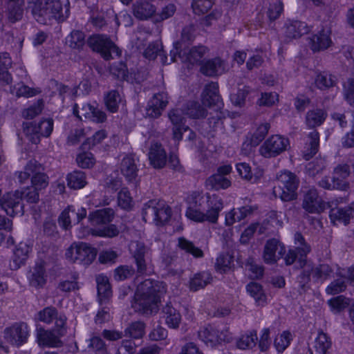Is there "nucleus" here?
Instances as JSON below:
<instances>
[{"instance_id":"nucleus-43","label":"nucleus","mask_w":354,"mask_h":354,"mask_svg":"<svg viewBox=\"0 0 354 354\" xmlns=\"http://www.w3.org/2000/svg\"><path fill=\"white\" fill-rule=\"evenodd\" d=\"M145 324L141 321L131 322L124 329V336L133 339L142 338L145 333Z\"/></svg>"},{"instance_id":"nucleus-8","label":"nucleus","mask_w":354,"mask_h":354,"mask_svg":"<svg viewBox=\"0 0 354 354\" xmlns=\"http://www.w3.org/2000/svg\"><path fill=\"white\" fill-rule=\"evenodd\" d=\"M289 140L279 135L269 137L259 148V152L265 158L275 157L287 150Z\"/></svg>"},{"instance_id":"nucleus-62","label":"nucleus","mask_w":354,"mask_h":354,"mask_svg":"<svg viewBox=\"0 0 354 354\" xmlns=\"http://www.w3.org/2000/svg\"><path fill=\"white\" fill-rule=\"evenodd\" d=\"M162 46L159 41L153 42L149 44L144 51V56L149 59H154L158 55L162 56ZM162 56H165L162 55Z\"/></svg>"},{"instance_id":"nucleus-58","label":"nucleus","mask_w":354,"mask_h":354,"mask_svg":"<svg viewBox=\"0 0 354 354\" xmlns=\"http://www.w3.org/2000/svg\"><path fill=\"white\" fill-rule=\"evenodd\" d=\"M21 200L24 199L29 203H37L39 201V192L37 188H34L31 186L26 187L21 191H19Z\"/></svg>"},{"instance_id":"nucleus-45","label":"nucleus","mask_w":354,"mask_h":354,"mask_svg":"<svg viewBox=\"0 0 354 354\" xmlns=\"http://www.w3.org/2000/svg\"><path fill=\"white\" fill-rule=\"evenodd\" d=\"M45 273L44 263L43 262L37 263L33 269L30 278V284L35 287L43 286L46 281V275Z\"/></svg>"},{"instance_id":"nucleus-32","label":"nucleus","mask_w":354,"mask_h":354,"mask_svg":"<svg viewBox=\"0 0 354 354\" xmlns=\"http://www.w3.org/2000/svg\"><path fill=\"white\" fill-rule=\"evenodd\" d=\"M30 248L26 243H19L14 251L12 264L10 265L12 270H17L23 265L28 257Z\"/></svg>"},{"instance_id":"nucleus-55","label":"nucleus","mask_w":354,"mask_h":354,"mask_svg":"<svg viewBox=\"0 0 354 354\" xmlns=\"http://www.w3.org/2000/svg\"><path fill=\"white\" fill-rule=\"evenodd\" d=\"M335 82V77L327 73L319 74L317 75L315 79L316 86L322 90H325L334 86Z\"/></svg>"},{"instance_id":"nucleus-23","label":"nucleus","mask_w":354,"mask_h":354,"mask_svg":"<svg viewBox=\"0 0 354 354\" xmlns=\"http://www.w3.org/2000/svg\"><path fill=\"white\" fill-rule=\"evenodd\" d=\"M59 335H56L54 330H46L42 328L37 329V339L39 346L48 347H60L62 342Z\"/></svg>"},{"instance_id":"nucleus-39","label":"nucleus","mask_w":354,"mask_h":354,"mask_svg":"<svg viewBox=\"0 0 354 354\" xmlns=\"http://www.w3.org/2000/svg\"><path fill=\"white\" fill-rule=\"evenodd\" d=\"M212 280L211 274L207 272H203L196 274L189 281V288L193 291H197L205 288L210 283Z\"/></svg>"},{"instance_id":"nucleus-35","label":"nucleus","mask_w":354,"mask_h":354,"mask_svg":"<svg viewBox=\"0 0 354 354\" xmlns=\"http://www.w3.org/2000/svg\"><path fill=\"white\" fill-rule=\"evenodd\" d=\"M121 173L129 181H132L137 176L138 168L135 160L131 156H126L120 164Z\"/></svg>"},{"instance_id":"nucleus-27","label":"nucleus","mask_w":354,"mask_h":354,"mask_svg":"<svg viewBox=\"0 0 354 354\" xmlns=\"http://www.w3.org/2000/svg\"><path fill=\"white\" fill-rule=\"evenodd\" d=\"M162 317L165 324L171 328H178L181 322V315L178 310L173 307L171 302H168L162 309Z\"/></svg>"},{"instance_id":"nucleus-14","label":"nucleus","mask_w":354,"mask_h":354,"mask_svg":"<svg viewBox=\"0 0 354 354\" xmlns=\"http://www.w3.org/2000/svg\"><path fill=\"white\" fill-rule=\"evenodd\" d=\"M73 113L80 120L89 119L97 123L104 122L106 120V114L104 111L89 104H82L81 107L75 104Z\"/></svg>"},{"instance_id":"nucleus-47","label":"nucleus","mask_w":354,"mask_h":354,"mask_svg":"<svg viewBox=\"0 0 354 354\" xmlns=\"http://www.w3.org/2000/svg\"><path fill=\"white\" fill-rule=\"evenodd\" d=\"M311 272L315 281L323 282L330 276L333 270L328 264H320L317 266L311 264Z\"/></svg>"},{"instance_id":"nucleus-31","label":"nucleus","mask_w":354,"mask_h":354,"mask_svg":"<svg viewBox=\"0 0 354 354\" xmlns=\"http://www.w3.org/2000/svg\"><path fill=\"white\" fill-rule=\"evenodd\" d=\"M309 28L305 22L290 21L286 25L285 34L288 38L295 39L308 33Z\"/></svg>"},{"instance_id":"nucleus-25","label":"nucleus","mask_w":354,"mask_h":354,"mask_svg":"<svg viewBox=\"0 0 354 354\" xmlns=\"http://www.w3.org/2000/svg\"><path fill=\"white\" fill-rule=\"evenodd\" d=\"M98 301L102 306L109 302L112 296V290L109 279L106 276L98 275L96 277Z\"/></svg>"},{"instance_id":"nucleus-4","label":"nucleus","mask_w":354,"mask_h":354,"mask_svg":"<svg viewBox=\"0 0 354 354\" xmlns=\"http://www.w3.org/2000/svg\"><path fill=\"white\" fill-rule=\"evenodd\" d=\"M299 183V179L295 174L285 171L277 176V185L274 187L273 193L283 201L295 200L297 196Z\"/></svg>"},{"instance_id":"nucleus-1","label":"nucleus","mask_w":354,"mask_h":354,"mask_svg":"<svg viewBox=\"0 0 354 354\" xmlns=\"http://www.w3.org/2000/svg\"><path fill=\"white\" fill-rule=\"evenodd\" d=\"M166 291L163 282L146 279L137 287L133 308L142 315H151L158 313L160 295Z\"/></svg>"},{"instance_id":"nucleus-53","label":"nucleus","mask_w":354,"mask_h":354,"mask_svg":"<svg viewBox=\"0 0 354 354\" xmlns=\"http://www.w3.org/2000/svg\"><path fill=\"white\" fill-rule=\"evenodd\" d=\"M232 262L233 257L232 255L229 253H222L216 259L215 268L221 273L226 272L230 269Z\"/></svg>"},{"instance_id":"nucleus-40","label":"nucleus","mask_w":354,"mask_h":354,"mask_svg":"<svg viewBox=\"0 0 354 354\" xmlns=\"http://www.w3.org/2000/svg\"><path fill=\"white\" fill-rule=\"evenodd\" d=\"M171 209L164 201H158L155 223L157 225H163L169 221Z\"/></svg>"},{"instance_id":"nucleus-61","label":"nucleus","mask_w":354,"mask_h":354,"mask_svg":"<svg viewBox=\"0 0 354 354\" xmlns=\"http://www.w3.org/2000/svg\"><path fill=\"white\" fill-rule=\"evenodd\" d=\"M250 93L249 87L243 86L242 88H239L236 93L230 95V100L232 104L237 106H242L245 104V98Z\"/></svg>"},{"instance_id":"nucleus-36","label":"nucleus","mask_w":354,"mask_h":354,"mask_svg":"<svg viewBox=\"0 0 354 354\" xmlns=\"http://www.w3.org/2000/svg\"><path fill=\"white\" fill-rule=\"evenodd\" d=\"M326 117L327 113L323 109L310 110L306 115V124L308 127L314 129L322 124Z\"/></svg>"},{"instance_id":"nucleus-26","label":"nucleus","mask_w":354,"mask_h":354,"mask_svg":"<svg viewBox=\"0 0 354 354\" xmlns=\"http://www.w3.org/2000/svg\"><path fill=\"white\" fill-rule=\"evenodd\" d=\"M201 100L203 104L207 106L218 104L221 100L218 95V84L211 82L205 85L201 94Z\"/></svg>"},{"instance_id":"nucleus-2","label":"nucleus","mask_w":354,"mask_h":354,"mask_svg":"<svg viewBox=\"0 0 354 354\" xmlns=\"http://www.w3.org/2000/svg\"><path fill=\"white\" fill-rule=\"evenodd\" d=\"M223 207V201L220 196L207 194L205 198H195L194 203L187 208L186 216L190 220L198 223L208 222L216 224Z\"/></svg>"},{"instance_id":"nucleus-10","label":"nucleus","mask_w":354,"mask_h":354,"mask_svg":"<svg viewBox=\"0 0 354 354\" xmlns=\"http://www.w3.org/2000/svg\"><path fill=\"white\" fill-rule=\"evenodd\" d=\"M182 44L180 41H176L174 44V49L170 52L171 59L172 62L176 60V57L178 56L183 62L187 61L191 64H195L200 62L201 59L207 52V48L204 46H194L192 48L188 53L185 52L182 54Z\"/></svg>"},{"instance_id":"nucleus-28","label":"nucleus","mask_w":354,"mask_h":354,"mask_svg":"<svg viewBox=\"0 0 354 354\" xmlns=\"http://www.w3.org/2000/svg\"><path fill=\"white\" fill-rule=\"evenodd\" d=\"M330 337L323 331L319 332L312 348H309L310 354H327L331 347Z\"/></svg>"},{"instance_id":"nucleus-7","label":"nucleus","mask_w":354,"mask_h":354,"mask_svg":"<svg viewBox=\"0 0 354 354\" xmlns=\"http://www.w3.org/2000/svg\"><path fill=\"white\" fill-rule=\"evenodd\" d=\"M24 132L31 136V141L35 144L40 140V137H48L53 129V120L50 118L44 119L37 124L33 122H25L23 124Z\"/></svg>"},{"instance_id":"nucleus-52","label":"nucleus","mask_w":354,"mask_h":354,"mask_svg":"<svg viewBox=\"0 0 354 354\" xmlns=\"http://www.w3.org/2000/svg\"><path fill=\"white\" fill-rule=\"evenodd\" d=\"M185 114L192 118H202L207 115V111L198 102H189L187 104Z\"/></svg>"},{"instance_id":"nucleus-19","label":"nucleus","mask_w":354,"mask_h":354,"mask_svg":"<svg viewBox=\"0 0 354 354\" xmlns=\"http://www.w3.org/2000/svg\"><path fill=\"white\" fill-rule=\"evenodd\" d=\"M333 202L328 203V207H330V218L334 224L343 223L346 225L350 223V220L354 217V207L346 206L343 208L333 207Z\"/></svg>"},{"instance_id":"nucleus-30","label":"nucleus","mask_w":354,"mask_h":354,"mask_svg":"<svg viewBox=\"0 0 354 354\" xmlns=\"http://www.w3.org/2000/svg\"><path fill=\"white\" fill-rule=\"evenodd\" d=\"M224 71V63L218 57L207 61L201 67V72L206 76L221 75Z\"/></svg>"},{"instance_id":"nucleus-15","label":"nucleus","mask_w":354,"mask_h":354,"mask_svg":"<svg viewBox=\"0 0 354 354\" xmlns=\"http://www.w3.org/2000/svg\"><path fill=\"white\" fill-rule=\"evenodd\" d=\"M183 111L179 109H174L168 112V117L172 124V138L180 141L183 139V133L189 130L185 125Z\"/></svg>"},{"instance_id":"nucleus-37","label":"nucleus","mask_w":354,"mask_h":354,"mask_svg":"<svg viewBox=\"0 0 354 354\" xmlns=\"http://www.w3.org/2000/svg\"><path fill=\"white\" fill-rule=\"evenodd\" d=\"M279 242L275 239L268 240L264 247L263 251V261L268 264H274L277 261L279 258L276 255V252L278 250Z\"/></svg>"},{"instance_id":"nucleus-59","label":"nucleus","mask_w":354,"mask_h":354,"mask_svg":"<svg viewBox=\"0 0 354 354\" xmlns=\"http://www.w3.org/2000/svg\"><path fill=\"white\" fill-rule=\"evenodd\" d=\"M283 10V5L280 0H272L269 5L267 15L270 21H274L279 17Z\"/></svg>"},{"instance_id":"nucleus-41","label":"nucleus","mask_w":354,"mask_h":354,"mask_svg":"<svg viewBox=\"0 0 354 354\" xmlns=\"http://www.w3.org/2000/svg\"><path fill=\"white\" fill-rule=\"evenodd\" d=\"M178 247L195 258H202L204 256V253L201 248L196 247L192 241L184 237L178 238Z\"/></svg>"},{"instance_id":"nucleus-44","label":"nucleus","mask_w":354,"mask_h":354,"mask_svg":"<svg viewBox=\"0 0 354 354\" xmlns=\"http://www.w3.org/2000/svg\"><path fill=\"white\" fill-rule=\"evenodd\" d=\"M67 182L68 187L74 189H82L87 184L86 174L82 171H74L69 174Z\"/></svg>"},{"instance_id":"nucleus-18","label":"nucleus","mask_w":354,"mask_h":354,"mask_svg":"<svg viewBox=\"0 0 354 354\" xmlns=\"http://www.w3.org/2000/svg\"><path fill=\"white\" fill-rule=\"evenodd\" d=\"M168 102L167 93L162 91L154 94L148 102L146 108V115L153 118H158L166 108Z\"/></svg>"},{"instance_id":"nucleus-42","label":"nucleus","mask_w":354,"mask_h":354,"mask_svg":"<svg viewBox=\"0 0 354 354\" xmlns=\"http://www.w3.org/2000/svg\"><path fill=\"white\" fill-rule=\"evenodd\" d=\"M301 267L303 268V270L298 276L297 281L299 286V292L301 295L309 288L308 283L310 281V275H312L311 263L306 262Z\"/></svg>"},{"instance_id":"nucleus-34","label":"nucleus","mask_w":354,"mask_h":354,"mask_svg":"<svg viewBox=\"0 0 354 354\" xmlns=\"http://www.w3.org/2000/svg\"><path fill=\"white\" fill-rule=\"evenodd\" d=\"M319 145V135L316 130H313L308 135V142L303 152L305 160H308L317 153Z\"/></svg>"},{"instance_id":"nucleus-51","label":"nucleus","mask_w":354,"mask_h":354,"mask_svg":"<svg viewBox=\"0 0 354 354\" xmlns=\"http://www.w3.org/2000/svg\"><path fill=\"white\" fill-rule=\"evenodd\" d=\"M66 42L73 49H82L85 44V35L80 30H73L66 38Z\"/></svg>"},{"instance_id":"nucleus-6","label":"nucleus","mask_w":354,"mask_h":354,"mask_svg":"<svg viewBox=\"0 0 354 354\" xmlns=\"http://www.w3.org/2000/svg\"><path fill=\"white\" fill-rule=\"evenodd\" d=\"M97 255L96 250L86 243H74L67 250L66 257L73 263L91 264Z\"/></svg>"},{"instance_id":"nucleus-57","label":"nucleus","mask_w":354,"mask_h":354,"mask_svg":"<svg viewBox=\"0 0 354 354\" xmlns=\"http://www.w3.org/2000/svg\"><path fill=\"white\" fill-rule=\"evenodd\" d=\"M10 91L12 94H15V95L18 97H30L36 95L39 91L34 88H30L29 86L24 85V84H19L17 87H10Z\"/></svg>"},{"instance_id":"nucleus-17","label":"nucleus","mask_w":354,"mask_h":354,"mask_svg":"<svg viewBox=\"0 0 354 354\" xmlns=\"http://www.w3.org/2000/svg\"><path fill=\"white\" fill-rule=\"evenodd\" d=\"M28 169H34L31 178V187L41 191L48 185V177L44 172V167L35 160L28 162Z\"/></svg>"},{"instance_id":"nucleus-56","label":"nucleus","mask_w":354,"mask_h":354,"mask_svg":"<svg viewBox=\"0 0 354 354\" xmlns=\"http://www.w3.org/2000/svg\"><path fill=\"white\" fill-rule=\"evenodd\" d=\"M157 203L158 201L153 200L149 201L148 203L144 205L142 214V219L145 222L152 221L155 223Z\"/></svg>"},{"instance_id":"nucleus-50","label":"nucleus","mask_w":354,"mask_h":354,"mask_svg":"<svg viewBox=\"0 0 354 354\" xmlns=\"http://www.w3.org/2000/svg\"><path fill=\"white\" fill-rule=\"evenodd\" d=\"M104 102L107 109L112 113H115L118 109L119 104L122 102V97L118 91L112 90L105 95Z\"/></svg>"},{"instance_id":"nucleus-48","label":"nucleus","mask_w":354,"mask_h":354,"mask_svg":"<svg viewBox=\"0 0 354 354\" xmlns=\"http://www.w3.org/2000/svg\"><path fill=\"white\" fill-rule=\"evenodd\" d=\"M23 13L24 10L19 1L8 2L6 15L9 22L13 24L21 20L23 17Z\"/></svg>"},{"instance_id":"nucleus-46","label":"nucleus","mask_w":354,"mask_h":354,"mask_svg":"<svg viewBox=\"0 0 354 354\" xmlns=\"http://www.w3.org/2000/svg\"><path fill=\"white\" fill-rule=\"evenodd\" d=\"M258 339L256 330L249 331L242 335L236 342V346L240 349H250L254 347Z\"/></svg>"},{"instance_id":"nucleus-29","label":"nucleus","mask_w":354,"mask_h":354,"mask_svg":"<svg viewBox=\"0 0 354 354\" xmlns=\"http://www.w3.org/2000/svg\"><path fill=\"white\" fill-rule=\"evenodd\" d=\"M331 43L330 32L323 29L312 37L310 48L313 51H319L328 48Z\"/></svg>"},{"instance_id":"nucleus-24","label":"nucleus","mask_w":354,"mask_h":354,"mask_svg":"<svg viewBox=\"0 0 354 354\" xmlns=\"http://www.w3.org/2000/svg\"><path fill=\"white\" fill-rule=\"evenodd\" d=\"M115 216V211L110 207L103 208L91 212L88 221L93 225H105L111 223Z\"/></svg>"},{"instance_id":"nucleus-13","label":"nucleus","mask_w":354,"mask_h":354,"mask_svg":"<svg viewBox=\"0 0 354 354\" xmlns=\"http://www.w3.org/2000/svg\"><path fill=\"white\" fill-rule=\"evenodd\" d=\"M326 207H328V203L323 201L316 189L311 188L304 194L302 207L308 213H320Z\"/></svg>"},{"instance_id":"nucleus-12","label":"nucleus","mask_w":354,"mask_h":354,"mask_svg":"<svg viewBox=\"0 0 354 354\" xmlns=\"http://www.w3.org/2000/svg\"><path fill=\"white\" fill-rule=\"evenodd\" d=\"M198 337L207 345L210 346L221 344L222 342H229L231 338L227 330L219 331L211 325L201 328L198 331Z\"/></svg>"},{"instance_id":"nucleus-16","label":"nucleus","mask_w":354,"mask_h":354,"mask_svg":"<svg viewBox=\"0 0 354 354\" xmlns=\"http://www.w3.org/2000/svg\"><path fill=\"white\" fill-rule=\"evenodd\" d=\"M21 197L19 190L6 194L1 198V208L7 215L14 216L16 214L23 212L21 205Z\"/></svg>"},{"instance_id":"nucleus-22","label":"nucleus","mask_w":354,"mask_h":354,"mask_svg":"<svg viewBox=\"0 0 354 354\" xmlns=\"http://www.w3.org/2000/svg\"><path fill=\"white\" fill-rule=\"evenodd\" d=\"M257 209L255 205H245L237 209H232L225 214V223L227 226H232L235 222L241 221L253 214Z\"/></svg>"},{"instance_id":"nucleus-38","label":"nucleus","mask_w":354,"mask_h":354,"mask_svg":"<svg viewBox=\"0 0 354 354\" xmlns=\"http://www.w3.org/2000/svg\"><path fill=\"white\" fill-rule=\"evenodd\" d=\"M246 290L254 298L258 306L266 304L267 297L261 285L257 282H250L246 286Z\"/></svg>"},{"instance_id":"nucleus-20","label":"nucleus","mask_w":354,"mask_h":354,"mask_svg":"<svg viewBox=\"0 0 354 354\" xmlns=\"http://www.w3.org/2000/svg\"><path fill=\"white\" fill-rule=\"evenodd\" d=\"M151 1H136L132 6L133 15L140 20H147L151 18L156 12V8L151 4Z\"/></svg>"},{"instance_id":"nucleus-9","label":"nucleus","mask_w":354,"mask_h":354,"mask_svg":"<svg viewBox=\"0 0 354 354\" xmlns=\"http://www.w3.org/2000/svg\"><path fill=\"white\" fill-rule=\"evenodd\" d=\"M4 339L9 344L17 347L26 344L29 337V328L26 323L19 322L5 328Z\"/></svg>"},{"instance_id":"nucleus-64","label":"nucleus","mask_w":354,"mask_h":354,"mask_svg":"<svg viewBox=\"0 0 354 354\" xmlns=\"http://www.w3.org/2000/svg\"><path fill=\"white\" fill-rule=\"evenodd\" d=\"M346 288L344 280L337 279L332 281L326 288V292L328 295H335L344 292Z\"/></svg>"},{"instance_id":"nucleus-21","label":"nucleus","mask_w":354,"mask_h":354,"mask_svg":"<svg viewBox=\"0 0 354 354\" xmlns=\"http://www.w3.org/2000/svg\"><path fill=\"white\" fill-rule=\"evenodd\" d=\"M150 164L155 169H162L167 164V154L162 146L155 142L151 144L149 151Z\"/></svg>"},{"instance_id":"nucleus-33","label":"nucleus","mask_w":354,"mask_h":354,"mask_svg":"<svg viewBox=\"0 0 354 354\" xmlns=\"http://www.w3.org/2000/svg\"><path fill=\"white\" fill-rule=\"evenodd\" d=\"M270 128V124L268 122H264L260 124L252 136L250 142L243 143L242 149H246L251 150L252 147L257 146L268 134Z\"/></svg>"},{"instance_id":"nucleus-54","label":"nucleus","mask_w":354,"mask_h":354,"mask_svg":"<svg viewBox=\"0 0 354 354\" xmlns=\"http://www.w3.org/2000/svg\"><path fill=\"white\" fill-rule=\"evenodd\" d=\"M129 250L134 259L147 257L149 253V248L143 243L132 241L129 245Z\"/></svg>"},{"instance_id":"nucleus-11","label":"nucleus","mask_w":354,"mask_h":354,"mask_svg":"<svg viewBox=\"0 0 354 354\" xmlns=\"http://www.w3.org/2000/svg\"><path fill=\"white\" fill-rule=\"evenodd\" d=\"M295 243L298 245L295 250H290L286 254L285 262L287 266L292 264L298 259L300 266L306 263V257L310 250V246L308 245L301 233L297 232L295 234Z\"/></svg>"},{"instance_id":"nucleus-5","label":"nucleus","mask_w":354,"mask_h":354,"mask_svg":"<svg viewBox=\"0 0 354 354\" xmlns=\"http://www.w3.org/2000/svg\"><path fill=\"white\" fill-rule=\"evenodd\" d=\"M87 45L95 52L101 55L105 60H110L113 58V55L120 57L121 51L105 35H93L87 39Z\"/></svg>"},{"instance_id":"nucleus-3","label":"nucleus","mask_w":354,"mask_h":354,"mask_svg":"<svg viewBox=\"0 0 354 354\" xmlns=\"http://www.w3.org/2000/svg\"><path fill=\"white\" fill-rule=\"evenodd\" d=\"M29 8L40 24H46L52 19L64 21L69 15L68 0H30Z\"/></svg>"},{"instance_id":"nucleus-60","label":"nucleus","mask_w":354,"mask_h":354,"mask_svg":"<svg viewBox=\"0 0 354 354\" xmlns=\"http://www.w3.org/2000/svg\"><path fill=\"white\" fill-rule=\"evenodd\" d=\"M290 340V333L288 331H283L275 337L274 345L279 352H283L289 346Z\"/></svg>"},{"instance_id":"nucleus-49","label":"nucleus","mask_w":354,"mask_h":354,"mask_svg":"<svg viewBox=\"0 0 354 354\" xmlns=\"http://www.w3.org/2000/svg\"><path fill=\"white\" fill-rule=\"evenodd\" d=\"M206 183L207 186L216 190L227 189L231 185V182L228 178L217 174H214L209 177Z\"/></svg>"},{"instance_id":"nucleus-63","label":"nucleus","mask_w":354,"mask_h":354,"mask_svg":"<svg viewBox=\"0 0 354 354\" xmlns=\"http://www.w3.org/2000/svg\"><path fill=\"white\" fill-rule=\"evenodd\" d=\"M135 270L131 266H120L114 270V279L116 281H123L131 277Z\"/></svg>"}]
</instances>
